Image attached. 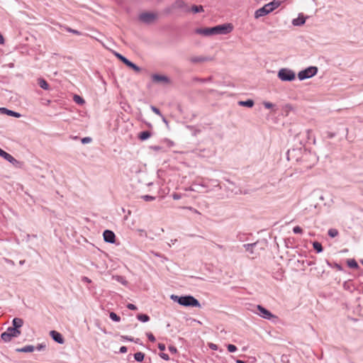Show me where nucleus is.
I'll list each match as a JSON object with an SVG mask.
<instances>
[{"instance_id":"1","label":"nucleus","mask_w":363,"mask_h":363,"mask_svg":"<svg viewBox=\"0 0 363 363\" xmlns=\"http://www.w3.org/2000/svg\"><path fill=\"white\" fill-rule=\"evenodd\" d=\"M233 26L232 23H223L213 27L200 28L196 30V33L203 35H227L232 32Z\"/></svg>"},{"instance_id":"2","label":"nucleus","mask_w":363,"mask_h":363,"mask_svg":"<svg viewBox=\"0 0 363 363\" xmlns=\"http://www.w3.org/2000/svg\"><path fill=\"white\" fill-rule=\"evenodd\" d=\"M170 298L182 306L201 308L199 301L191 295L179 296L172 294Z\"/></svg>"},{"instance_id":"3","label":"nucleus","mask_w":363,"mask_h":363,"mask_svg":"<svg viewBox=\"0 0 363 363\" xmlns=\"http://www.w3.org/2000/svg\"><path fill=\"white\" fill-rule=\"evenodd\" d=\"M281 5V2L279 1H273L272 2H269L267 4H265L262 8L257 9L255 12V18H259L260 17L267 16L269 13L272 12L274 10H275L277 8H278Z\"/></svg>"},{"instance_id":"4","label":"nucleus","mask_w":363,"mask_h":363,"mask_svg":"<svg viewBox=\"0 0 363 363\" xmlns=\"http://www.w3.org/2000/svg\"><path fill=\"white\" fill-rule=\"evenodd\" d=\"M277 77L282 82H292L296 79V73L289 68H281L279 70Z\"/></svg>"},{"instance_id":"5","label":"nucleus","mask_w":363,"mask_h":363,"mask_svg":"<svg viewBox=\"0 0 363 363\" xmlns=\"http://www.w3.org/2000/svg\"><path fill=\"white\" fill-rule=\"evenodd\" d=\"M318 72V67L315 66L308 67L298 73V78L302 81L315 76Z\"/></svg>"},{"instance_id":"6","label":"nucleus","mask_w":363,"mask_h":363,"mask_svg":"<svg viewBox=\"0 0 363 363\" xmlns=\"http://www.w3.org/2000/svg\"><path fill=\"white\" fill-rule=\"evenodd\" d=\"M21 334V330H16L15 328L9 327L7 330L1 335V340L5 342H9L12 337H17Z\"/></svg>"},{"instance_id":"7","label":"nucleus","mask_w":363,"mask_h":363,"mask_svg":"<svg viewBox=\"0 0 363 363\" xmlns=\"http://www.w3.org/2000/svg\"><path fill=\"white\" fill-rule=\"evenodd\" d=\"M157 17L156 13L152 12H143L140 14L139 20L145 23L150 24L152 23Z\"/></svg>"},{"instance_id":"8","label":"nucleus","mask_w":363,"mask_h":363,"mask_svg":"<svg viewBox=\"0 0 363 363\" xmlns=\"http://www.w3.org/2000/svg\"><path fill=\"white\" fill-rule=\"evenodd\" d=\"M0 157H3L6 161H8L9 162L11 163L16 167H21L22 165H23V162L17 160L11 155H10L9 153L6 152L4 150L1 152Z\"/></svg>"},{"instance_id":"9","label":"nucleus","mask_w":363,"mask_h":363,"mask_svg":"<svg viewBox=\"0 0 363 363\" xmlns=\"http://www.w3.org/2000/svg\"><path fill=\"white\" fill-rule=\"evenodd\" d=\"M257 309L258 311V315L263 318L271 320L277 318L276 315H273L269 310L261 305H257Z\"/></svg>"},{"instance_id":"10","label":"nucleus","mask_w":363,"mask_h":363,"mask_svg":"<svg viewBox=\"0 0 363 363\" xmlns=\"http://www.w3.org/2000/svg\"><path fill=\"white\" fill-rule=\"evenodd\" d=\"M172 9H181L185 12H189L190 9L187 4L183 0H177L172 5Z\"/></svg>"},{"instance_id":"11","label":"nucleus","mask_w":363,"mask_h":363,"mask_svg":"<svg viewBox=\"0 0 363 363\" xmlns=\"http://www.w3.org/2000/svg\"><path fill=\"white\" fill-rule=\"evenodd\" d=\"M152 80L155 83H164V84H169L170 79L168 77L165 75H161L158 74H154L152 75Z\"/></svg>"},{"instance_id":"12","label":"nucleus","mask_w":363,"mask_h":363,"mask_svg":"<svg viewBox=\"0 0 363 363\" xmlns=\"http://www.w3.org/2000/svg\"><path fill=\"white\" fill-rule=\"evenodd\" d=\"M103 236L106 242L114 243L116 241V235L112 230H105L104 231Z\"/></svg>"},{"instance_id":"13","label":"nucleus","mask_w":363,"mask_h":363,"mask_svg":"<svg viewBox=\"0 0 363 363\" xmlns=\"http://www.w3.org/2000/svg\"><path fill=\"white\" fill-rule=\"evenodd\" d=\"M50 335L51 337L52 338V340L54 341H55L56 342H57L59 344L64 343L65 340H64L62 335L59 332H57L56 330H51L50 332Z\"/></svg>"},{"instance_id":"14","label":"nucleus","mask_w":363,"mask_h":363,"mask_svg":"<svg viewBox=\"0 0 363 363\" xmlns=\"http://www.w3.org/2000/svg\"><path fill=\"white\" fill-rule=\"evenodd\" d=\"M306 20V17L303 13H299L296 18L293 19L292 24L294 26H301L305 23Z\"/></svg>"},{"instance_id":"15","label":"nucleus","mask_w":363,"mask_h":363,"mask_svg":"<svg viewBox=\"0 0 363 363\" xmlns=\"http://www.w3.org/2000/svg\"><path fill=\"white\" fill-rule=\"evenodd\" d=\"M190 62L192 63H199L204 62L208 61H211L212 57H204V56H195L192 57L189 59Z\"/></svg>"},{"instance_id":"16","label":"nucleus","mask_w":363,"mask_h":363,"mask_svg":"<svg viewBox=\"0 0 363 363\" xmlns=\"http://www.w3.org/2000/svg\"><path fill=\"white\" fill-rule=\"evenodd\" d=\"M0 113L2 114H6L8 116H13L15 118H20L21 116V113L13 111L12 110H9L4 107L0 108Z\"/></svg>"},{"instance_id":"17","label":"nucleus","mask_w":363,"mask_h":363,"mask_svg":"<svg viewBox=\"0 0 363 363\" xmlns=\"http://www.w3.org/2000/svg\"><path fill=\"white\" fill-rule=\"evenodd\" d=\"M257 244H258V242H255L253 243H247V244L243 245V247L250 254H251L252 255H257V253H255V248L256 247Z\"/></svg>"},{"instance_id":"18","label":"nucleus","mask_w":363,"mask_h":363,"mask_svg":"<svg viewBox=\"0 0 363 363\" xmlns=\"http://www.w3.org/2000/svg\"><path fill=\"white\" fill-rule=\"evenodd\" d=\"M23 325V320L20 318H15L12 320V328H15L16 330H20V328Z\"/></svg>"},{"instance_id":"19","label":"nucleus","mask_w":363,"mask_h":363,"mask_svg":"<svg viewBox=\"0 0 363 363\" xmlns=\"http://www.w3.org/2000/svg\"><path fill=\"white\" fill-rule=\"evenodd\" d=\"M38 84L40 88H42L44 90H48L50 89L49 84L43 78H39L38 79Z\"/></svg>"},{"instance_id":"20","label":"nucleus","mask_w":363,"mask_h":363,"mask_svg":"<svg viewBox=\"0 0 363 363\" xmlns=\"http://www.w3.org/2000/svg\"><path fill=\"white\" fill-rule=\"evenodd\" d=\"M254 104H255V102L252 99H247L246 101H238V105L240 106L252 108L254 106Z\"/></svg>"},{"instance_id":"21","label":"nucleus","mask_w":363,"mask_h":363,"mask_svg":"<svg viewBox=\"0 0 363 363\" xmlns=\"http://www.w3.org/2000/svg\"><path fill=\"white\" fill-rule=\"evenodd\" d=\"M35 350L34 346L33 345H26L21 348H18L16 350L18 352H32Z\"/></svg>"},{"instance_id":"22","label":"nucleus","mask_w":363,"mask_h":363,"mask_svg":"<svg viewBox=\"0 0 363 363\" xmlns=\"http://www.w3.org/2000/svg\"><path fill=\"white\" fill-rule=\"evenodd\" d=\"M347 264L351 269H359V266L354 259H347Z\"/></svg>"},{"instance_id":"23","label":"nucleus","mask_w":363,"mask_h":363,"mask_svg":"<svg viewBox=\"0 0 363 363\" xmlns=\"http://www.w3.org/2000/svg\"><path fill=\"white\" fill-rule=\"evenodd\" d=\"M151 136V133L148 130H145V131H142L139 133L138 135V138L143 141V140H145L147 139H148L149 138H150Z\"/></svg>"},{"instance_id":"24","label":"nucleus","mask_w":363,"mask_h":363,"mask_svg":"<svg viewBox=\"0 0 363 363\" xmlns=\"http://www.w3.org/2000/svg\"><path fill=\"white\" fill-rule=\"evenodd\" d=\"M313 249L318 253L322 252L323 250V247L321 243L318 242V241H315V242H313Z\"/></svg>"},{"instance_id":"25","label":"nucleus","mask_w":363,"mask_h":363,"mask_svg":"<svg viewBox=\"0 0 363 363\" xmlns=\"http://www.w3.org/2000/svg\"><path fill=\"white\" fill-rule=\"evenodd\" d=\"M145 354L142 352H138L134 354V359L138 362H141L144 360Z\"/></svg>"},{"instance_id":"26","label":"nucleus","mask_w":363,"mask_h":363,"mask_svg":"<svg viewBox=\"0 0 363 363\" xmlns=\"http://www.w3.org/2000/svg\"><path fill=\"white\" fill-rule=\"evenodd\" d=\"M137 318L143 323H146L150 320V317L147 314L139 313L137 315Z\"/></svg>"},{"instance_id":"27","label":"nucleus","mask_w":363,"mask_h":363,"mask_svg":"<svg viewBox=\"0 0 363 363\" xmlns=\"http://www.w3.org/2000/svg\"><path fill=\"white\" fill-rule=\"evenodd\" d=\"M190 11H191L194 13H197L203 12L204 10H203V7L201 5H199V6L193 5L191 6Z\"/></svg>"},{"instance_id":"28","label":"nucleus","mask_w":363,"mask_h":363,"mask_svg":"<svg viewBox=\"0 0 363 363\" xmlns=\"http://www.w3.org/2000/svg\"><path fill=\"white\" fill-rule=\"evenodd\" d=\"M73 100L76 104L79 105H83L85 103L84 99L77 94L74 95Z\"/></svg>"},{"instance_id":"29","label":"nucleus","mask_w":363,"mask_h":363,"mask_svg":"<svg viewBox=\"0 0 363 363\" xmlns=\"http://www.w3.org/2000/svg\"><path fill=\"white\" fill-rule=\"evenodd\" d=\"M113 279L124 286H126L128 284V281H126L125 277H123L122 276L117 275L116 277H113Z\"/></svg>"},{"instance_id":"30","label":"nucleus","mask_w":363,"mask_h":363,"mask_svg":"<svg viewBox=\"0 0 363 363\" xmlns=\"http://www.w3.org/2000/svg\"><path fill=\"white\" fill-rule=\"evenodd\" d=\"M109 318L113 320V321H115V322H120L121 321V317L119 315H118L116 313L114 312H111L109 313Z\"/></svg>"},{"instance_id":"31","label":"nucleus","mask_w":363,"mask_h":363,"mask_svg":"<svg viewBox=\"0 0 363 363\" xmlns=\"http://www.w3.org/2000/svg\"><path fill=\"white\" fill-rule=\"evenodd\" d=\"M328 234L330 238H335L338 235V231L335 228H330L329 229Z\"/></svg>"},{"instance_id":"32","label":"nucleus","mask_w":363,"mask_h":363,"mask_svg":"<svg viewBox=\"0 0 363 363\" xmlns=\"http://www.w3.org/2000/svg\"><path fill=\"white\" fill-rule=\"evenodd\" d=\"M194 81H196V82H210L212 80V77H209L208 78H199V77H195L194 79Z\"/></svg>"},{"instance_id":"33","label":"nucleus","mask_w":363,"mask_h":363,"mask_svg":"<svg viewBox=\"0 0 363 363\" xmlns=\"http://www.w3.org/2000/svg\"><path fill=\"white\" fill-rule=\"evenodd\" d=\"M228 350L230 352H235L237 351L238 348L235 345L229 344L227 346Z\"/></svg>"},{"instance_id":"34","label":"nucleus","mask_w":363,"mask_h":363,"mask_svg":"<svg viewBox=\"0 0 363 363\" xmlns=\"http://www.w3.org/2000/svg\"><path fill=\"white\" fill-rule=\"evenodd\" d=\"M142 199L145 201H154L155 199V197L150 195H144L142 196Z\"/></svg>"},{"instance_id":"35","label":"nucleus","mask_w":363,"mask_h":363,"mask_svg":"<svg viewBox=\"0 0 363 363\" xmlns=\"http://www.w3.org/2000/svg\"><path fill=\"white\" fill-rule=\"evenodd\" d=\"M293 232L295 234H301L303 233V229L300 226L296 225L293 228Z\"/></svg>"},{"instance_id":"36","label":"nucleus","mask_w":363,"mask_h":363,"mask_svg":"<svg viewBox=\"0 0 363 363\" xmlns=\"http://www.w3.org/2000/svg\"><path fill=\"white\" fill-rule=\"evenodd\" d=\"M150 108L151 110L157 115L160 116H162V113L161 111H160V109L158 108H157L156 106H150Z\"/></svg>"},{"instance_id":"37","label":"nucleus","mask_w":363,"mask_h":363,"mask_svg":"<svg viewBox=\"0 0 363 363\" xmlns=\"http://www.w3.org/2000/svg\"><path fill=\"white\" fill-rule=\"evenodd\" d=\"M114 55L122 62L126 58L125 56H123V55H121L117 52H114Z\"/></svg>"},{"instance_id":"38","label":"nucleus","mask_w":363,"mask_h":363,"mask_svg":"<svg viewBox=\"0 0 363 363\" xmlns=\"http://www.w3.org/2000/svg\"><path fill=\"white\" fill-rule=\"evenodd\" d=\"M263 105L266 108H268V109L272 108L274 106V104L269 102V101H264Z\"/></svg>"},{"instance_id":"39","label":"nucleus","mask_w":363,"mask_h":363,"mask_svg":"<svg viewBox=\"0 0 363 363\" xmlns=\"http://www.w3.org/2000/svg\"><path fill=\"white\" fill-rule=\"evenodd\" d=\"M130 69H133L136 72H140L141 71V69L140 67H138L135 63H133L132 65L130 67Z\"/></svg>"},{"instance_id":"40","label":"nucleus","mask_w":363,"mask_h":363,"mask_svg":"<svg viewBox=\"0 0 363 363\" xmlns=\"http://www.w3.org/2000/svg\"><path fill=\"white\" fill-rule=\"evenodd\" d=\"M146 335L150 342H154L156 340L155 336L151 333H147Z\"/></svg>"},{"instance_id":"41","label":"nucleus","mask_w":363,"mask_h":363,"mask_svg":"<svg viewBox=\"0 0 363 363\" xmlns=\"http://www.w3.org/2000/svg\"><path fill=\"white\" fill-rule=\"evenodd\" d=\"M91 140H92L91 138L85 137V138H83L81 141H82V144H87V143H91Z\"/></svg>"},{"instance_id":"42","label":"nucleus","mask_w":363,"mask_h":363,"mask_svg":"<svg viewBox=\"0 0 363 363\" xmlns=\"http://www.w3.org/2000/svg\"><path fill=\"white\" fill-rule=\"evenodd\" d=\"M121 338L123 340H128V341H130V342L133 341V337L128 336V335H121Z\"/></svg>"},{"instance_id":"43","label":"nucleus","mask_w":363,"mask_h":363,"mask_svg":"<svg viewBox=\"0 0 363 363\" xmlns=\"http://www.w3.org/2000/svg\"><path fill=\"white\" fill-rule=\"evenodd\" d=\"M123 63L130 68L133 62L129 60L128 58H125Z\"/></svg>"},{"instance_id":"44","label":"nucleus","mask_w":363,"mask_h":363,"mask_svg":"<svg viewBox=\"0 0 363 363\" xmlns=\"http://www.w3.org/2000/svg\"><path fill=\"white\" fill-rule=\"evenodd\" d=\"M123 63L130 68L133 62L129 60L128 58H125Z\"/></svg>"},{"instance_id":"45","label":"nucleus","mask_w":363,"mask_h":363,"mask_svg":"<svg viewBox=\"0 0 363 363\" xmlns=\"http://www.w3.org/2000/svg\"><path fill=\"white\" fill-rule=\"evenodd\" d=\"M67 30L69 33H74V34H76V35H81V33L77 30H74V29H72V28H67Z\"/></svg>"},{"instance_id":"46","label":"nucleus","mask_w":363,"mask_h":363,"mask_svg":"<svg viewBox=\"0 0 363 363\" xmlns=\"http://www.w3.org/2000/svg\"><path fill=\"white\" fill-rule=\"evenodd\" d=\"M160 357L162 359H164V360H166V361H167V360H169V355H168L167 354H166V353H163V352L160 353Z\"/></svg>"},{"instance_id":"47","label":"nucleus","mask_w":363,"mask_h":363,"mask_svg":"<svg viewBox=\"0 0 363 363\" xmlns=\"http://www.w3.org/2000/svg\"><path fill=\"white\" fill-rule=\"evenodd\" d=\"M173 199L174 200H179L182 198V194H178V193H174L172 195Z\"/></svg>"},{"instance_id":"48","label":"nucleus","mask_w":363,"mask_h":363,"mask_svg":"<svg viewBox=\"0 0 363 363\" xmlns=\"http://www.w3.org/2000/svg\"><path fill=\"white\" fill-rule=\"evenodd\" d=\"M127 308L130 310H132V311H135L137 310V306L133 303H128L127 305Z\"/></svg>"},{"instance_id":"49","label":"nucleus","mask_w":363,"mask_h":363,"mask_svg":"<svg viewBox=\"0 0 363 363\" xmlns=\"http://www.w3.org/2000/svg\"><path fill=\"white\" fill-rule=\"evenodd\" d=\"M334 267H335L337 270H338V271H342V270H343L342 267L340 264H338V263H335V264H334Z\"/></svg>"},{"instance_id":"50","label":"nucleus","mask_w":363,"mask_h":363,"mask_svg":"<svg viewBox=\"0 0 363 363\" xmlns=\"http://www.w3.org/2000/svg\"><path fill=\"white\" fill-rule=\"evenodd\" d=\"M168 349H169V352L172 353H176L177 352V348L172 345L169 346Z\"/></svg>"},{"instance_id":"51","label":"nucleus","mask_w":363,"mask_h":363,"mask_svg":"<svg viewBox=\"0 0 363 363\" xmlns=\"http://www.w3.org/2000/svg\"><path fill=\"white\" fill-rule=\"evenodd\" d=\"M209 347L213 350H217L218 346L213 343H209L208 344Z\"/></svg>"},{"instance_id":"52","label":"nucleus","mask_w":363,"mask_h":363,"mask_svg":"<svg viewBox=\"0 0 363 363\" xmlns=\"http://www.w3.org/2000/svg\"><path fill=\"white\" fill-rule=\"evenodd\" d=\"M165 345L163 344V343H159L158 344V349L160 350V351H164L165 350Z\"/></svg>"},{"instance_id":"53","label":"nucleus","mask_w":363,"mask_h":363,"mask_svg":"<svg viewBox=\"0 0 363 363\" xmlns=\"http://www.w3.org/2000/svg\"><path fill=\"white\" fill-rule=\"evenodd\" d=\"M127 350H128L127 347H125V346H121V347H120L119 352H120L121 353H125V352H127Z\"/></svg>"},{"instance_id":"54","label":"nucleus","mask_w":363,"mask_h":363,"mask_svg":"<svg viewBox=\"0 0 363 363\" xmlns=\"http://www.w3.org/2000/svg\"><path fill=\"white\" fill-rule=\"evenodd\" d=\"M327 134H328V138H334L335 136V133L328 132Z\"/></svg>"},{"instance_id":"55","label":"nucleus","mask_w":363,"mask_h":363,"mask_svg":"<svg viewBox=\"0 0 363 363\" xmlns=\"http://www.w3.org/2000/svg\"><path fill=\"white\" fill-rule=\"evenodd\" d=\"M44 348H45V345H44L43 344H40L37 347V350H39V351L43 350Z\"/></svg>"},{"instance_id":"56","label":"nucleus","mask_w":363,"mask_h":363,"mask_svg":"<svg viewBox=\"0 0 363 363\" xmlns=\"http://www.w3.org/2000/svg\"><path fill=\"white\" fill-rule=\"evenodd\" d=\"M311 130H306V135L308 140L311 139Z\"/></svg>"},{"instance_id":"57","label":"nucleus","mask_w":363,"mask_h":363,"mask_svg":"<svg viewBox=\"0 0 363 363\" xmlns=\"http://www.w3.org/2000/svg\"><path fill=\"white\" fill-rule=\"evenodd\" d=\"M187 208H189V210L192 211L194 213L200 214V213L196 209H194L192 207H188Z\"/></svg>"},{"instance_id":"58","label":"nucleus","mask_w":363,"mask_h":363,"mask_svg":"<svg viewBox=\"0 0 363 363\" xmlns=\"http://www.w3.org/2000/svg\"><path fill=\"white\" fill-rule=\"evenodd\" d=\"M160 117L162 118V121H163L164 123H166V124H167V123H168L167 120L166 119V118H165L162 114V116H160Z\"/></svg>"},{"instance_id":"59","label":"nucleus","mask_w":363,"mask_h":363,"mask_svg":"<svg viewBox=\"0 0 363 363\" xmlns=\"http://www.w3.org/2000/svg\"><path fill=\"white\" fill-rule=\"evenodd\" d=\"M151 148L155 150H161V147H160V146H152Z\"/></svg>"},{"instance_id":"60","label":"nucleus","mask_w":363,"mask_h":363,"mask_svg":"<svg viewBox=\"0 0 363 363\" xmlns=\"http://www.w3.org/2000/svg\"><path fill=\"white\" fill-rule=\"evenodd\" d=\"M4 38L1 34H0V44H4Z\"/></svg>"},{"instance_id":"61","label":"nucleus","mask_w":363,"mask_h":363,"mask_svg":"<svg viewBox=\"0 0 363 363\" xmlns=\"http://www.w3.org/2000/svg\"><path fill=\"white\" fill-rule=\"evenodd\" d=\"M134 342L137 343V344H141L140 342V340L139 338H136V339H134L133 338V341Z\"/></svg>"},{"instance_id":"62","label":"nucleus","mask_w":363,"mask_h":363,"mask_svg":"<svg viewBox=\"0 0 363 363\" xmlns=\"http://www.w3.org/2000/svg\"><path fill=\"white\" fill-rule=\"evenodd\" d=\"M236 363H246L245 361L241 360V359H236Z\"/></svg>"},{"instance_id":"63","label":"nucleus","mask_w":363,"mask_h":363,"mask_svg":"<svg viewBox=\"0 0 363 363\" xmlns=\"http://www.w3.org/2000/svg\"><path fill=\"white\" fill-rule=\"evenodd\" d=\"M358 270H359V276H363V270L360 268Z\"/></svg>"},{"instance_id":"64","label":"nucleus","mask_w":363,"mask_h":363,"mask_svg":"<svg viewBox=\"0 0 363 363\" xmlns=\"http://www.w3.org/2000/svg\"><path fill=\"white\" fill-rule=\"evenodd\" d=\"M84 280H85L87 282H90L91 281V280L89 278H87V277H84Z\"/></svg>"}]
</instances>
